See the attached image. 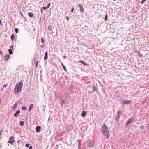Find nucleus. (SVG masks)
I'll use <instances>...</instances> for the list:
<instances>
[{
    "instance_id": "nucleus-27",
    "label": "nucleus",
    "mask_w": 149,
    "mask_h": 149,
    "mask_svg": "<svg viewBox=\"0 0 149 149\" xmlns=\"http://www.w3.org/2000/svg\"><path fill=\"white\" fill-rule=\"evenodd\" d=\"M107 17H108V15H107V14H106L105 16V17L104 18V21H106L107 20Z\"/></svg>"
},
{
    "instance_id": "nucleus-42",
    "label": "nucleus",
    "mask_w": 149,
    "mask_h": 149,
    "mask_svg": "<svg viewBox=\"0 0 149 149\" xmlns=\"http://www.w3.org/2000/svg\"><path fill=\"white\" fill-rule=\"evenodd\" d=\"M63 58H64V59H65L66 58V56L65 55H64L63 56Z\"/></svg>"
},
{
    "instance_id": "nucleus-49",
    "label": "nucleus",
    "mask_w": 149,
    "mask_h": 149,
    "mask_svg": "<svg viewBox=\"0 0 149 149\" xmlns=\"http://www.w3.org/2000/svg\"><path fill=\"white\" fill-rule=\"evenodd\" d=\"M137 51H134V52L136 53V52H137Z\"/></svg>"
},
{
    "instance_id": "nucleus-17",
    "label": "nucleus",
    "mask_w": 149,
    "mask_h": 149,
    "mask_svg": "<svg viewBox=\"0 0 149 149\" xmlns=\"http://www.w3.org/2000/svg\"><path fill=\"white\" fill-rule=\"evenodd\" d=\"M11 40L12 41H13L15 40V36L14 34H12L11 37Z\"/></svg>"
},
{
    "instance_id": "nucleus-9",
    "label": "nucleus",
    "mask_w": 149,
    "mask_h": 149,
    "mask_svg": "<svg viewBox=\"0 0 149 149\" xmlns=\"http://www.w3.org/2000/svg\"><path fill=\"white\" fill-rule=\"evenodd\" d=\"M4 58H5V61H6L9 59L10 57V56L8 54H7L6 56H5Z\"/></svg>"
},
{
    "instance_id": "nucleus-37",
    "label": "nucleus",
    "mask_w": 149,
    "mask_h": 149,
    "mask_svg": "<svg viewBox=\"0 0 149 149\" xmlns=\"http://www.w3.org/2000/svg\"><path fill=\"white\" fill-rule=\"evenodd\" d=\"M66 19L68 21H69V17L68 16H66Z\"/></svg>"
},
{
    "instance_id": "nucleus-29",
    "label": "nucleus",
    "mask_w": 149,
    "mask_h": 149,
    "mask_svg": "<svg viewBox=\"0 0 149 149\" xmlns=\"http://www.w3.org/2000/svg\"><path fill=\"white\" fill-rule=\"evenodd\" d=\"M42 8L44 10H45L46 9H47L48 8V7H43Z\"/></svg>"
},
{
    "instance_id": "nucleus-11",
    "label": "nucleus",
    "mask_w": 149,
    "mask_h": 149,
    "mask_svg": "<svg viewBox=\"0 0 149 149\" xmlns=\"http://www.w3.org/2000/svg\"><path fill=\"white\" fill-rule=\"evenodd\" d=\"M33 104H31L29 106V112H30L31 111V110L33 108Z\"/></svg>"
},
{
    "instance_id": "nucleus-38",
    "label": "nucleus",
    "mask_w": 149,
    "mask_h": 149,
    "mask_svg": "<svg viewBox=\"0 0 149 149\" xmlns=\"http://www.w3.org/2000/svg\"><path fill=\"white\" fill-rule=\"evenodd\" d=\"M29 149H32V146H31L29 147Z\"/></svg>"
},
{
    "instance_id": "nucleus-1",
    "label": "nucleus",
    "mask_w": 149,
    "mask_h": 149,
    "mask_svg": "<svg viewBox=\"0 0 149 149\" xmlns=\"http://www.w3.org/2000/svg\"><path fill=\"white\" fill-rule=\"evenodd\" d=\"M101 131L104 135L106 136V138L109 139V136L108 135L109 133V131L108 127L105 123H103L102 125Z\"/></svg>"
},
{
    "instance_id": "nucleus-4",
    "label": "nucleus",
    "mask_w": 149,
    "mask_h": 149,
    "mask_svg": "<svg viewBox=\"0 0 149 149\" xmlns=\"http://www.w3.org/2000/svg\"><path fill=\"white\" fill-rule=\"evenodd\" d=\"M15 142L14 137L13 136L10 137L9 141H8V143H10L11 145H13Z\"/></svg>"
},
{
    "instance_id": "nucleus-7",
    "label": "nucleus",
    "mask_w": 149,
    "mask_h": 149,
    "mask_svg": "<svg viewBox=\"0 0 149 149\" xmlns=\"http://www.w3.org/2000/svg\"><path fill=\"white\" fill-rule=\"evenodd\" d=\"M78 6L80 8V11L82 13L84 11V10L83 7V6H82V5L81 4H79L78 5Z\"/></svg>"
},
{
    "instance_id": "nucleus-36",
    "label": "nucleus",
    "mask_w": 149,
    "mask_h": 149,
    "mask_svg": "<svg viewBox=\"0 0 149 149\" xmlns=\"http://www.w3.org/2000/svg\"><path fill=\"white\" fill-rule=\"evenodd\" d=\"M40 46L42 48H43V47H44V44L41 45H40Z\"/></svg>"
},
{
    "instance_id": "nucleus-5",
    "label": "nucleus",
    "mask_w": 149,
    "mask_h": 149,
    "mask_svg": "<svg viewBox=\"0 0 149 149\" xmlns=\"http://www.w3.org/2000/svg\"><path fill=\"white\" fill-rule=\"evenodd\" d=\"M134 120V118L132 117L130 118L126 123V127H127L130 123H132Z\"/></svg>"
},
{
    "instance_id": "nucleus-32",
    "label": "nucleus",
    "mask_w": 149,
    "mask_h": 149,
    "mask_svg": "<svg viewBox=\"0 0 149 149\" xmlns=\"http://www.w3.org/2000/svg\"><path fill=\"white\" fill-rule=\"evenodd\" d=\"M148 126L147 127L148 130H149V123H147Z\"/></svg>"
},
{
    "instance_id": "nucleus-47",
    "label": "nucleus",
    "mask_w": 149,
    "mask_h": 149,
    "mask_svg": "<svg viewBox=\"0 0 149 149\" xmlns=\"http://www.w3.org/2000/svg\"><path fill=\"white\" fill-rule=\"evenodd\" d=\"M37 65H38V62H37V63H36V67L37 66Z\"/></svg>"
},
{
    "instance_id": "nucleus-23",
    "label": "nucleus",
    "mask_w": 149,
    "mask_h": 149,
    "mask_svg": "<svg viewBox=\"0 0 149 149\" xmlns=\"http://www.w3.org/2000/svg\"><path fill=\"white\" fill-rule=\"evenodd\" d=\"M65 101L64 100H63L61 102V105H63L65 103Z\"/></svg>"
},
{
    "instance_id": "nucleus-46",
    "label": "nucleus",
    "mask_w": 149,
    "mask_h": 149,
    "mask_svg": "<svg viewBox=\"0 0 149 149\" xmlns=\"http://www.w3.org/2000/svg\"><path fill=\"white\" fill-rule=\"evenodd\" d=\"M120 117H118H118H117V119H118Z\"/></svg>"
},
{
    "instance_id": "nucleus-35",
    "label": "nucleus",
    "mask_w": 149,
    "mask_h": 149,
    "mask_svg": "<svg viewBox=\"0 0 149 149\" xmlns=\"http://www.w3.org/2000/svg\"><path fill=\"white\" fill-rule=\"evenodd\" d=\"M146 1V0H143L142 1H141V3L142 4H143V2H144V1Z\"/></svg>"
},
{
    "instance_id": "nucleus-12",
    "label": "nucleus",
    "mask_w": 149,
    "mask_h": 149,
    "mask_svg": "<svg viewBox=\"0 0 149 149\" xmlns=\"http://www.w3.org/2000/svg\"><path fill=\"white\" fill-rule=\"evenodd\" d=\"M47 51L45 53V56L44 57V60H46L47 59Z\"/></svg>"
},
{
    "instance_id": "nucleus-2",
    "label": "nucleus",
    "mask_w": 149,
    "mask_h": 149,
    "mask_svg": "<svg viewBox=\"0 0 149 149\" xmlns=\"http://www.w3.org/2000/svg\"><path fill=\"white\" fill-rule=\"evenodd\" d=\"M23 82L21 81L19 83H17L14 90V93L18 94L21 91L23 86Z\"/></svg>"
},
{
    "instance_id": "nucleus-28",
    "label": "nucleus",
    "mask_w": 149,
    "mask_h": 149,
    "mask_svg": "<svg viewBox=\"0 0 149 149\" xmlns=\"http://www.w3.org/2000/svg\"><path fill=\"white\" fill-rule=\"evenodd\" d=\"M18 30H19L17 28H15V31L17 33H18Z\"/></svg>"
},
{
    "instance_id": "nucleus-20",
    "label": "nucleus",
    "mask_w": 149,
    "mask_h": 149,
    "mask_svg": "<svg viewBox=\"0 0 149 149\" xmlns=\"http://www.w3.org/2000/svg\"><path fill=\"white\" fill-rule=\"evenodd\" d=\"M61 65L63 68L64 70L65 71H66V67H65L64 65H63V63L62 62L61 63Z\"/></svg>"
},
{
    "instance_id": "nucleus-13",
    "label": "nucleus",
    "mask_w": 149,
    "mask_h": 149,
    "mask_svg": "<svg viewBox=\"0 0 149 149\" xmlns=\"http://www.w3.org/2000/svg\"><path fill=\"white\" fill-rule=\"evenodd\" d=\"M78 148H79V149H80L81 148V143L80 141V140H78Z\"/></svg>"
},
{
    "instance_id": "nucleus-24",
    "label": "nucleus",
    "mask_w": 149,
    "mask_h": 149,
    "mask_svg": "<svg viewBox=\"0 0 149 149\" xmlns=\"http://www.w3.org/2000/svg\"><path fill=\"white\" fill-rule=\"evenodd\" d=\"M20 124L21 125V126H23L24 125V122L23 121H21L20 122Z\"/></svg>"
},
{
    "instance_id": "nucleus-43",
    "label": "nucleus",
    "mask_w": 149,
    "mask_h": 149,
    "mask_svg": "<svg viewBox=\"0 0 149 149\" xmlns=\"http://www.w3.org/2000/svg\"><path fill=\"white\" fill-rule=\"evenodd\" d=\"M7 85L6 84H5L3 85V87H7Z\"/></svg>"
},
{
    "instance_id": "nucleus-33",
    "label": "nucleus",
    "mask_w": 149,
    "mask_h": 149,
    "mask_svg": "<svg viewBox=\"0 0 149 149\" xmlns=\"http://www.w3.org/2000/svg\"><path fill=\"white\" fill-rule=\"evenodd\" d=\"M3 53V52L2 50L0 49V55H1Z\"/></svg>"
},
{
    "instance_id": "nucleus-44",
    "label": "nucleus",
    "mask_w": 149,
    "mask_h": 149,
    "mask_svg": "<svg viewBox=\"0 0 149 149\" xmlns=\"http://www.w3.org/2000/svg\"><path fill=\"white\" fill-rule=\"evenodd\" d=\"M50 5V3H49L48 4V6L47 7H48V8H49V6Z\"/></svg>"
},
{
    "instance_id": "nucleus-45",
    "label": "nucleus",
    "mask_w": 149,
    "mask_h": 149,
    "mask_svg": "<svg viewBox=\"0 0 149 149\" xmlns=\"http://www.w3.org/2000/svg\"><path fill=\"white\" fill-rule=\"evenodd\" d=\"M0 25H1V20H0Z\"/></svg>"
},
{
    "instance_id": "nucleus-16",
    "label": "nucleus",
    "mask_w": 149,
    "mask_h": 149,
    "mask_svg": "<svg viewBox=\"0 0 149 149\" xmlns=\"http://www.w3.org/2000/svg\"><path fill=\"white\" fill-rule=\"evenodd\" d=\"M48 30L49 31H52L53 30V28L52 26L49 25L48 27Z\"/></svg>"
},
{
    "instance_id": "nucleus-25",
    "label": "nucleus",
    "mask_w": 149,
    "mask_h": 149,
    "mask_svg": "<svg viewBox=\"0 0 149 149\" xmlns=\"http://www.w3.org/2000/svg\"><path fill=\"white\" fill-rule=\"evenodd\" d=\"M8 51L9 52V53L10 54H12L13 52H12V50H11V49H9L8 50Z\"/></svg>"
},
{
    "instance_id": "nucleus-18",
    "label": "nucleus",
    "mask_w": 149,
    "mask_h": 149,
    "mask_svg": "<svg viewBox=\"0 0 149 149\" xmlns=\"http://www.w3.org/2000/svg\"><path fill=\"white\" fill-rule=\"evenodd\" d=\"M136 53H137L138 54V55L140 57H142L143 56V55L141 54L140 52H136Z\"/></svg>"
},
{
    "instance_id": "nucleus-14",
    "label": "nucleus",
    "mask_w": 149,
    "mask_h": 149,
    "mask_svg": "<svg viewBox=\"0 0 149 149\" xmlns=\"http://www.w3.org/2000/svg\"><path fill=\"white\" fill-rule=\"evenodd\" d=\"M29 16L30 17H33L34 16V14L33 13L30 12L28 13Z\"/></svg>"
},
{
    "instance_id": "nucleus-19",
    "label": "nucleus",
    "mask_w": 149,
    "mask_h": 149,
    "mask_svg": "<svg viewBox=\"0 0 149 149\" xmlns=\"http://www.w3.org/2000/svg\"><path fill=\"white\" fill-rule=\"evenodd\" d=\"M122 112L121 111H118L117 113L118 116V117H120L122 114Z\"/></svg>"
},
{
    "instance_id": "nucleus-3",
    "label": "nucleus",
    "mask_w": 149,
    "mask_h": 149,
    "mask_svg": "<svg viewBox=\"0 0 149 149\" xmlns=\"http://www.w3.org/2000/svg\"><path fill=\"white\" fill-rule=\"evenodd\" d=\"M120 102L123 105L126 104H130L131 103V100H124L120 99Z\"/></svg>"
},
{
    "instance_id": "nucleus-26",
    "label": "nucleus",
    "mask_w": 149,
    "mask_h": 149,
    "mask_svg": "<svg viewBox=\"0 0 149 149\" xmlns=\"http://www.w3.org/2000/svg\"><path fill=\"white\" fill-rule=\"evenodd\" d=\"M80 62L83 64L85 65H88V64L87 63H85L84 61H81Z\"/></svg>"
},
{
    "instance_id": "nucleus-21",
    "label": "nucleus",
    "mask_w": 149,
    "mask_h": 149,
    "mask_svg": "<svg viewBox=\"0 0 149 149\" xmlns=\"http://www.w3.org/2000/svg\"><path fill=\"white\" fill-rule=\"evenodd\" d=\"M41 41L42 43H44L45 42L44 40L43 37H41Z\"/></svg>"
},
{
    "instance_id": "nucleus-48",
    "label": "nucleus",
    "mask_w": 149,
    "mask_h": 149,
    "mask_svg": "<svg viewBox=\"0 0 149 149\" xmlns=\"http://www.w3.org/2000/svg\"><path fill=\"white\" fill-rule=\"evenodd\" d=\"M19 141H17V142H18V143H19Z\"/></svg>"
},
{
    "instance_id": "nucleus-34",
    "label": "nucleus",
    "mask_w": 149,
    "mask_h": 149,
    "mask_svg": "<svg viewBox=\"0 0 149 149\" xmlns=\"http://www.w3.org/2000/svg\"><path fill=\"white\" fill-rule=\"evenodd\" d=\"M27 147H28L29 146V144H26L25 145Z\"/></svg>"
},
{
    "instance_id": "nucleus-40",
    "label": "nucleus",
    "mask_w": 149,
    "mask_h": 149,
    "mask_svg": "<svg viewBox=\"0 0 149 149\" xmlns=\"http://www.w3.org/2000/svg\"><path fill=\"white\" fill-rule=\"evenodd\" d=\"M40 11H41V13H42L43 12V10H42V8H41V10H40Z\"/></svg>"
},
{
    "instance_id": "nucleus-22",
    "label": "nucleus",
    "mask_w": 149,
    "mask_h": 149,
    "mask_svg": "<svg viewBox=\"0 0 149 149\" xmlns=\"http://www.w3.org/2000/svg\"><path fill=\"white\" fill-rule=\"evenodd\" d=\"M96 87L95 86H93L92 87V90L93 91H95L96 90Z\"/></svg>"
},
{
    "instance_id": "nucleus-41",
    "label": "nucleus",
    "mask_w": 149,
    "mask_h": 149,
    "mask_svg": "<svg viewBox=\"0 0 149 149\" xmlns=\"http://www.w3.org/2000/svg\"><path fill=\"white\" fill-rule=\"evenodd\" d=\"M13 45H12V46H10V49H11V48L13 49Z\"/></svg>"
},
{
    "instance_id": "nucleus-15",
    "label": "nucleus",
    "mask_w": 149,
    "mask_h": 149,
    "mask_svg": "<svg viewBox=\"0 0 149 149\" xmlns=\"http://www.w3.org/2000/svg\"><path fill=\"white\" fill-rule=\"evenodd\" d=\"M86 112L85 111H83L82 113L81 114V116L82 117H84L86 116Z\"/></svg>"
},
{
    "instance_id": "nucleus-31",
    "label": "nucleus",
    "mask_w": 149,
    "mask_h": 149,
    "mask_svg": "<svg viewBox=\"0 0 149 149\" xmlns=\"http://www.w3.org/2000/svg\"><path fill=\"white\" fill-rule=\"evenodd\" d=\"M26 107H25L24 106H23L22 107V110H24L26 109Z\"/></svg>"
},
{
    "instance_id": "nucleus-6",
    "label": "nucleus",
    "mask_w": 149,
    "mask_h": 149,
    "mask_svg": "<svg viewBox=\"0 0 149 149\" xmlns=\"http://www.w3.org/2000/svg\"><path fill=\"white\" fill-rule=\"evenodd\" d=\"M41 129V127L39 126H36V130L37 132L39 133L40 132V130Z\"/></svg>"
},
{
    "instance_id": "nucleus-39",
    "label": "nucleus",
    "mask_w": 149,
    "mask_h": 149,
    "mask_svg": "<svg viewBox=\"0 0 149 149\" xmlns=\"http://www.w3.org/2000/svg\"><path fill=\"white\" fill-rule=\"evenodd\" d=\"M74 8H73L71 10V12L72 13L73 12V11L74 10Z\"/></svg>"
},
{
    "instance_id": "nucleus-50",
    "label": "nucleus",
    "mask_w": 149,
    "mask_h": 149,
    "mask_svg": "<svg viewBox=\"0 0 149 149\" xmlns=\"http://www.w3.org/2000/svg\"><path fill=\"white\" fill-rule=\"evenodd\" d=\"M114 1H115V0H113Z\"/></svg>"
},
{
    "instance_id": "nucleus-30",
    "label": "nucleus",
    "mask_w": 149,
    "mask_h": 149,
    "mask_svg": "<svg viewBox=\"0 0 149 149\" xmlns=\"http://www.w3.org/2000/svg\"><path fill=\"white\" fill-rule=\"evenodd\" d=\"M144 128V126L143 125H141L140 127V129H141V130H143Z\"/></svg>"
},
{
    "instance_id": "nucleus-8",
    "label": "nucleus",
    "mask_w": 149,
    "mask_h": 149,
    "mask_svg": "<svg viewBox=\"0 0 149 149\" xmlns=\"http://www.w3.org/2000/svg\"><path fill=\"white\" fill-rule=\"evenodd\" d=\"M20 113V111L18 110L17 111L16 113L14 114V116L15 117H17Z\"/></svg>"
},
{
    "instance_id": "nucleus-10",
    "label": "nucleus",
    "mask_w": 149,
    "mask_h": 149,
    "mask_svg": "<svg viewBox=\"0 0 149 149\" xmlns=\"http://www.w3.org/2000/svg\"><path fill=\"white\" fill-rule=\"evenodd\" d=\"M17 103H16L12 107V109L13 110H15L17 108Z\"/></svg>"
}]
</instances>
